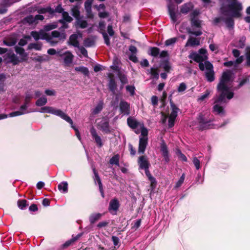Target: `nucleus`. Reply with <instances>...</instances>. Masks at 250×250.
Here are the masks:
<instances>
[{
    "mask_svg": "<svg viewBox=\"0 0 250 250\" xmlns=\"http://www.w3.org/2000/svg\"><path fill=\"white\" fill-rule=\"evenodd\" d=\"M233 80L232 74L230 71L223 73L217 87L219 95L214 98L213 111L215 114L220 116L225 114L224 108L221 104L226 103V99L230 100L233 97L234 93L232 89Z\"/></svg>",
    "mask_w": 250,
    "mask_h": 250,
    "instance_id": "obj_1",
    "label": "nucleus"
},
{
    "mask_svg": "<svg viewBox=\"0 0 250 250\" xmlns=\"http://www.w3.org/2000/svg\"><path fill=\"white\" fill-rule=\"evenodd\" d=\"M222 6L221 7V13L224 16L228 17L216 18L213 20L214 24H217L223 21L227 26L232 27L234 24L232 18H238L241 15L243 9L242 3L238 0H221Z\"/></svg>",
    "mask_w": 250,
    "mask_h": 250,
    "instance_id": "obj_2",
    "label": "nucleus"
},
{
    "mask_svg": "<svg viewBox=\"0 0 250 250\" xmlns=\"http://www.w3.org/2000/svg\"><path fill=\"white\" fill-rule=\"evenodd\" d=\"M127 124L130 127L133 129L136 134L141 133L142 135H148V130L144 126V124L138 122L135 119L129 117L127 119Z\"/></svg>",
    "mask_w": 250,
    "mask_h": 250,
    "instance_id": "obj_3",
    "label": "nucleus"
},
{
    "mask_svg": "<svg viewBox=\"0 0 250 250\" xmlns=\"http://www.w3.org/2000/svg\"><path fill=\"white\" fill-rule=\"evenodd\" d=\"M40 112L42 113H51L60 117L68 123H72V119L66 113L62 110L56 109L52 106H44L41 108Z\"/></svg>",
    "mask_w": 250,
    "mask_h": 250,
    "instance_id": "obj_4",
    "label": "nucleus"
},
{
    "mask_svg": "<svg viewBox=\"0 0 250 250\" xmlns=\"http://www.w3.org/2000/svg\"><path fill=\"white\" fill-rule=\"evenodd\" d=\"M31 35L36 41H38L40 39L45 40L52 46L56 45L59 42V41H51V38L49 36L48 34L46 33L43 30H41L38 32L32 31Z\"/></svg>",
    "mask_w": 250,
    "mask_h": 250,
    "instance_id": "obj_5",
    "label": "nucleus"
},
{
    "mask_svg": "<svg viewBox=\"0 0 250 250\" xmlns=\"http://www.w3.org/2000/svg\"><path fill=\"white\" fill-rule=\"evenodd\" d=\"M189 58L192 59L196 62H202L207 59V50L204 48L200 49L199 50V53L196 52L191 53L189 56Z\"/></svg>",
    "mask_w": 250,
    "mask_h": 250,
    "instance_id": "obj_6",
    "label": "nucleus"
},
{
    "mask_svg": "<svg viewBox=\"0 0 250 250\" xmlns=\"http://www.w3.org/2000/svg\"><path fill=\"white\" fill-rule=\"evenodd\" d=\"M58 54L62 58L64 66H70L72 64L74 59V56L70 51H66L61 53L60 51H58Z\"/></svg>",
    "mask_w": 250,
    "mask_h": 250,
    "instance_id": "obj_7",
    "label": "nucleus"
},
{
    "mask_svg": "<svg viewBox=\"0 0 250 250\" xmlns=\"http://www.w3.org/2000/svg\"><path fill=\"white\" fill-rule=\"evenodd\" d=\"M200 12L198 10H194L190 14V22L192 28H198V30H200L202 25V21L200 20L198 16Z\"/></svg>",
    "mask_w": 250,
    "mask_h": 250,
    "instance_id": "obj_8",
    "label": "nucleus"
},
{
    "mask_svg": "<svg viewBox=\"0 0 250 250\" xmlns=\"http://www.w3.org/2000/svg\"><path fill=\"white\" fill-rule=\"evenodd\" d=\"M171 112L168 115V126L171 127L174 125L175 120L177 116L179 108L172 102H170Z\"/></svg>",
    "mask_w": 250,
    "mask_h": 250,
    "instance_id": "obj_9",
    "label": "nucleus"
},
{
    "mask_svg": "<svg viewBox=\"0 0 250 250\" xmlns=\"http://www.w3.org/2000/svg\"><path fill=\"white\" fill-rule=\"evenodd\" d=\"M187 23H183L179 28V31L181 33H188L190 34L194 35L197 36H200L202 34L201 30H197L196 31L192 30L189 27L187 26Z\"/></svg>",
    "mask_w": 250,
    "mask_h": 250,
    "instance_id": "obj_10",
    "label": "nucleus"
},
{
    "mask_svg": "<svg viewBox=\"0 0 250 250\" xmlns=\"http://www.w3.org/2000/svg\"><path fill=\"white\" fill-rule=\"evenodd\" d=\"M147 135H142L139 137V144L138 153L143 154L144 153L147 144Z\"/></svg>",
    "mask_w": 250,
    "mask_h": 250,
    "instance_id": "obj_11",
    "label": "nucleus"
},
{
    "mask_svg": "<svg viewBox=\"0 0 250 250\" xmlns=\"http://www.w3.org/2000/svg\"><path fill=\"white\" fill-rule=\"evenodd\" d=\"M119 207V203L118 201L116 199H114L110 201L108 209L111 213L115 214L118 210Z\"/></svg>",
    "mask_w": 250,
    "mask_h": 250,
    "instance_id": "obj_12",
    "label": "nucleus"
},
{
    "mask_svg": "<svg viewBox=\"0 0 250 250\" xmlns=\"http://www.w3.org/2000/svg\"><path fill=\"white\" fill-rule=\"evenodd\" d=\"M200 69L202 71H205L206 72H208L213 70V65L209 62L206 61L203 62H200L199 64Z\"/></svg>",
    "mask_w": 250,
    "mask_h": 250,
    "instance_id": "obj_13",
    "label": "nucleus"
},
{
    "mask_svg": "<svg viewBox=\"0 0 250 250\" xmlns=\"http://www.w3.org/2000/svg\"><path fill=\"white\" fill-rule=\"evenodd\" d=\"M120 109L123 114L125 115L129 114V104L127 102L121 101L120 104Z\"/></svg>",
    "mask_w": 250,
    "mask_h": 250,
    "instance_id": "obj_14",
    "label": "nucleus"
},
{
    "mask_svg": "<svg viewBox=\"0 0 250 250\" xmlns=\"http://www.w3.org/2000/svg\"><path fill=\"white\" fill-rule=\"evenodd\" d=\"M200 41L198 38H195L194 37H190L187 43H186L185 46H196L200 45Z\"/></svg>",
    "mask_w": 250,
    "mask_h": 250,
    "instance_id": "obj_15",
    "label": "nucleus"
},
{
    "mask_svg": "<svg viewBox=\"0 0 250 250\" xmlns=\"http://www.w3.org/2000/svg\"><path fill=\"white\" fill-rule=\"evenodd\" d=\"M90 132L92 138L94 139L97 145L99 147H101L103 146L102 139L101 137L97 134L95 129L94 128H92L90 130Z\"/></svg>",
    "mask_w": 250,
    "mask_h": 250,
    "instance_id": "obj_16",
    "label": "nucleus"
},
{
    "mask_svg": "<svg viewBox=\"0 0 250 250\" xmlns=\"http://www.w3.org/2000/svg\"><path fill=\"white\" fill-rule=\"evenodd\" d=\"M161 151L163 157H164L165 161L166 162H168L169 160L168 150L167 146L164 141H162L161 145Z\"/></svg>",
    "mask_w": 250,
    "mask_h": 250,
    "instance_id": "obj_17",
    "label": "nucleus"
},
{
    "mask_svg": "<svg viewBox=\"0 0 250 250\" xmlns=\"http://www.w3.org/2000/svg\"><path fill=\"white\" fill-rule=\"evenodd\" d=\"M49 36L51 38V41H54L53 38H58L59 40H64L66 38V36L64 33H60L58 31H53Z\"/></svg>",
    "mask_w": 250,
    "mask_h": 250,
    "instance_id": "obj_18",
    "label": "nucleus"
},
{
    "mask_svg": "<svg viewBox=\"0 0 250 250\" xmlns=\"http://www.w3.org/2000/svg\"><path fill=\"white\" fill-rule=\"evenodd\" d=\"M138 163L141 168H148L149 164L146 157L144 156L140 157Z\"/></svg>",
    "mask_w": 250,
    "mask_h": 250,
    "instance_id": "obj_19",
    "label": "nucleus"
},
{
    "mask_svg": "<svg viewBox=\"0 0 250 250\" xmlns=\"http://www.w3.org/2000/svg\"><path fill=\"white\" fill-rule=\"evenodd\" d=\"M15 51L16 53L20 55L21 57V61H26L27 59V54L25 52L23 48L19 47H15Z\"/></svg>",
    "mask_w": 250,
    "mask_h": 250,
    "instance_id": "obj_20",
    "label": "nucleus"
},
{
    "mask_svg": "<svg viewBox=\"0 0 250 250\" xmlns=\"http://www.w3.org/2000/svg\"><path fill=\"white\" fill-rule=\"evenodd\" d=\"M6 56L7 58L9 60V62L13 64H17L19 62H21L13 52H8L6 54Z\"/></svg>",
    "mask_w": 250,
    "mask_h": 250,
    "instance_id": "obj_21",
    "label": "nucleus"
},
{
    "mask_svg": "<svg viewBox=\"0 0 250 250\" xmlns=\"http://www.w3.org/2000/svg\"><path fill=\"white\" fill-rule=\"evenodd\" d=\"M198 121L200 123V127L202 129L208 128L209 125L208 122L205 119L203 115H200L198 118Z\"/></svg>",
    "mask_w": 250,
    "mask_h": 250,
    "instance_id": "obj_22",
    "label": "nucleus"
},
{
    "mask_svg": "<svg viewBox=\"0 0 250 250\" xmlns=\"http://www.w3.org/2000/svg\"><path fill=\"white\" fill-rule=\"evenodd\" d=\"M82 37L81 34H73L69 38L70 43L74 46L77 47L79 46V42L78 41V37Z\"/></svg>",
    "mask_w": 250,
    "mask_h": 250,
    "instance_id": "obj_23",
    "label": "nucleus"
},
{
    "mask_svg": "<svg viewBox=\"0 0 250 250\" xmlns=\"http://www.w3.org/2000/svg\"><path fill=\"white\" fill-rule=\"evenodd\" d=\"M92 2V0H87L84 3V7L87 12V17L89 18H92L93 17V15L91 13V10Z\"/></svg>",
    "mask_w": 250,
    "mask_h": 250,
    "instance_id": "obj_24",
    "label": "nucleus"
},
{
    "mask_svg": "<svg viewBox=\"0 0 250 250\" xmlns=\"http://www.w3.org/2000/svg\"><path fill=\"white\" fill-rule=\"evenodd\" d=\"M193 8V5L191 3H187L181 7L180 12L182 14H186Z\"/></svg>",
    "mask_w": 250,
    "mask_h": 250,
    "instance_id": "obj_25",
    "label": "nucleus"
},
{
    "mask_svg": "<svg viewBox=\"0 0 250 250\" xmlns=\"http://www.w3.org/2000/svg\"><path fill=\"white\" fill-rule=\"evenodd\" d=\"M104 103L102 101H100L97 104L92 110V114L96 115L99 113L103 108Z\"/></svg>",
    "mask_w": 250,
    "mask_h": 250,
    "instance_id": "obj_26",
    "label": "nucleus"
},
{
    "mask_svg": "<svg viewBox=\"0 0 250 250\" xmlns=\"http://www.w3.org/2000/svg\"><path fill=\"white\" fill-rule=\"evenodd\" d=\"M108 77L110 78V81L108 84L109 88L111 91L114 93L117 87L116 83L115 80L112 78V76L111 74H108Z\"/></svg>",
    "mask_w": 250,
    "mask_h": 250,
    "instance_id": "obj_27",
    "label": "nucleus"
},
{
    "mask_svg": "<svg viewBox=\"0 0 250 250\" xmlns=\"http://www.w3.org/2000/svg\"><path fill=\"white\" fill-rule=\"evenodd\" d=\"M168 12L171 20L173 22H175L177 21L176 16L175 13V7L174 6L168 5Z\"/></svg>",
    "mask_w": 250,
    "mask_h": 250,
    "instance_id": "obj_28",
    "label": "nucleus"
},
{
    "mask_svg": "<svg viewBox=\"0 0 250 250\" xmlns=\"http://www.w3.org/2000/svg\"><path fill=\"white\" fill-rule=\"evenodd\" d=\"M93 171H94V173L95 177V180H96L97 181V182L99 184L100 191L101 193L102 197L104 198V191H103V188H102V184L101 180H100V177H99L97 173L96 172V171L94 169H93Z\"/></svg>",
    "mask_w": 250,
    "mask_h": 250,
    "instance_id": "obj_29",
    "label": "nucleus"
},
{
    "mask_svg": "<svg viewBox=\"0 0 250 250\" xmlns=\"http://www.w3.org/2000/svg\"><path fill=\"white\" fill-rule=\"evenodd\" d=\"M58 188L60 191L63 193H66L68 191V184L66 182L61 183L58 185Z\"/></svg>",
    "mask_w": 250,
    "mask_h": 250,
    "instance_id": "obj_30",
    "label": "nucleus"
},
{
    "mask_svg": "<svg viewBox=\"0 0 250 250\" xmlns=\"http://www.w3.org/2000/svg\"><path fill=\"white\" fill-rule=\"evenodd\" d=\"M102 216V214L99 213L92 214L89 216V221L91 223H94L97 220H99Z\"/></svg>",
    "mask_w": 250,
    "mask_h": 250,
    "instance_id": "obj_31",
    "label": "nucleus"
},
{
    "mask_svg": "<svg viewBox=\"0 0 250 250\" xmlns=\"http://www.w3.org/2000/svg\"><path fill=\"white\" fill-rule=\"evenodd\" d=\"M211 91L209 90H207L204 94L198 97L197 98V101L199 103H201L207 99L210 94Z\"/></svg>",
    "mask_w": 250,
    "mask_h": 250,
    "instance_id": "obj_32",
    "label": "nucleus"
},
{
    "mask_svg": "<svg viewBox=\"0 0 250 250\" xmlns=\"http://www.w3.org/2000/svg\"><path fill=\"white\" fill-rule=\"evenodd\" d=\"M76 25L77 27H79L81 28H85L87 27V23L86 21L83 20L80 18L77 20Z\"/></svg>",
    "mask_w": 250,
    "mask_h": 250,
    "instance_id": "obj_33",
    "label": "nucleus"
},
{
    "mask_svg": "<svg viewBox=\"0 0 250 250\" xmlns=\"http://www.w3.org/2000/svg\"><path fill=\"white\" fill-rule=\"evenodd\" d=\"M28 48L29 49H35L36 50H41L42 48V44L40 43H32L29 44Z\"/></svg>",
    "mask_w": 250,
    "mask_h": 250,
    "instance_id": "obj_34",
    "label": "nucleus"
},
{
    "mask_svg": "<svg viewBox=\"0 0 250 250\" xmlns=\"http://www.w3.org/2000/svg\"><path fill=\"white\" fill-rule=\"evenodd\" d=\"M47 100L45 97L43 96L39 98L36 103L37 106H41L45 105L47 103Z\"/></svg>",
    "mask_w": 250,
    "mask_h": 250,
    "instance_id": "obj_35",
    "label": "nucleus"
},
{
    "mask_svg": "<svg viewBox=\"0 0 250 250\" xmlns=\"http://www.w3.org/2000/svg\"><path fill=\"white\" fill-rule=\"evenodd\" d=\"M3 43L7 46H13L16 43V40L14 38L8 39L3 41Z\"/></svg>",
    "mask_w": 250,
    "mask_h": 250,
    "instance_id": "obj_36",
    "label": "nucleus"
},
{
    "mask_svg": "<svg viewBox=\"0 0 250 250\" xmlns=\"http://www.w3.org/2000/svg\"><path fill=\"white\" fill-rule=\"evenodd\" d=\"M110 164L118 166L119 165V155L117 154L112 157L110 160Z\"/></svg>",
    "mask_w": 250,
    "mask_h": 250,
    "instance_id": "obj_37",
    "label": "nucleus"
},
{
    "mask_svg": "<svg viewBox=\"0 0 250 250\" xmlns=\"http://www.w3.org/2000/svg\"><path fill=\"white\" fill-rule=\"evenodd\" d=\"M57 27V24L56 23H52L45 25L43 30L46 32V31H49Z\"/></svg>",
    "mask_w": 250,
    "mask_h": 250,
    "instance_id": "obj_38",
    "label": "nucleus"
},
{
    "mask_svg": "<svg viewBox=\"0 0 250 250\" xmlns=\"http://www.w3.org/2000/svg\"><path fill=\"white\" fill-rule=\"evenodd\" d=\"M246 41L245 37L241 38L238 41L236 42L235 46L239 48H243L245 46V43Z\"/></svg>",
    "mask_w": 250,
    "mask_h": 250,
    "instance_id": "obj_39",
    "label": "nucleus"
},
{
    "mask_svg": "<svg viewBox=\"0 0 250 250\" xmlns=\"http://www.w3.org/2000/svg\"><path fill=\"white\" fill-rule=\"evenodd\" d=\"M75 70L76 71L81 72L85 75H87L89 73L88 69L84 66H79L75 68Z\"/></svg>",
    "mask_w": 250,
    "mask_h": 250,
    "instance_id": "obj_40",
    "label": "nucleus"
},
{
    "mask_svg": "<svg viewBox=\"0 0 250 250\" xmlns=\"http://www.w3.org/2000/svg\"><path fill=\"white\" fill-rule=\"evenodd\" d=\"M176 154L178 159H179L180 160L184 162L187 161V158L186 156L184 154H183L179 149H176Z\"/></svg>",
    "mask_w": 250,
    "mask_h": 250,
    "instance_id": "obj_41",
    "label": "nucleus"
},
{
    "mask_svg": "<svg viewBox=\"0 0 250 250\" xmlns=\"http://www.w3.org/2000/svg\"><path fill=\"white\" fill-rule=\"evenodd\" d=\"M24 22H27L29 24L36 23L35 18L32 15H29L24 19Z\"/></svg>",
    "mask_w": 250,
    "mask_h": 250,
    "instance_id": "obj_42",
    "label": "nucleus"
},
{
    "mask_svg": "<svg viewBox=\"0 0 250 250\" xmlns=\"http://www.w3.org/2000/svg\"><path fill=\"white\" fill-rule=\"evenodd\" d=\"M206 76L208 81H213L214 80L213 70H211L210 72H206Z\"/></svg>",
    "mask_w": 250,
    "mask_h": 250,
    "instance_id": "obj_43",
    "label": "nucleus"
},
{
    "mask_svg": "<svg viewBox=\"0 0 250 250\" xmlns=\"http://www.w3.org/2000/svg\"><path fill=\"white\" fill-rule=\"evenodd\" d=\"M46 12H48L50 14H52L54 12V10L52 9L50 7L41 8L38 10V13L40 14H44Z\"/></svg>",
    "mask_w": 250,
    "mask_h": 250,
    "instance_id": "obj_44",
    "label": "nucleus"
},
{
    "mask_svg": "<svg viewBox=\"0 0 250 250\" xmlns=\"http://www.w3.org/2000/svg\"><path fill=\"white\" fill-rule=\"evenodd\" d=\"M63 20H60V22L63 23V21H65L67 22H71L72 21V18L68 15L66 12H63L62 13Z\"/></svg>",
    "mask_w": 250,
    "mask_h": 250,
    "instance_id": "obj_45",
    "label": "nucleus"
},
{
    "mask_svg": "<svg viewBox=\"0 0 250 250\" xmlns=\"http://www.w3.org/2000/svg\"><path fill=\"white\" fill-rule=\"evenodd\" d=\"M150 73L151 75L152 78L156 79H158L159 78V74L158 72V69L155 68H151L150 69Z\"/></svg>",
    "mask_w": 250,
    "mask_h": 250,
    "instance_id": "obj_46",
    "label": "nucleus"
},
{
    "mask_svg": "<svg viewBox=\"0 0 250 250\" xmlns=\"http://www.w3.org/2000/svg\"><path fill=\"white\" fill-rule=\"evenodd\" d=\"M149 50L150 51V54L152 56L156 57L159 54V49L157 47H151Z\"/></svg>",
    "mask_w": 250,
    "mask_h": 250,
    "instance_id": "obj_47",
    "label": "nucleus"
},
{
    "mask_svg": "<svg viewBox=\"0 0 250 250\" xmlns=\"http://www.w3.org/2000/svg\"><path fill=\"white\" fill-rule=\"evenodd\" d=\"M72 15L77 20L80 19V12L77 7H74L72 9Z\"/></svg>",
    "mask_w": 250,
    "mask_h": 250,
    "instance_id": "obj_48",
    "label": "nucleus"
},
{
    "mask_svg": "<svg viewBox=\"0 0 250 250\" xmlns=\"http://www.w3.org/2000/svg\"><path fill=\"white\" fill-rule=\"evenodd\" d=\"M25 114V111H17L13 112L10 113L9 114L8 116L10 117H13ZM7 117H8V115H7Z\"/></svg>",
    "mask_w": 250,
    "mask_h": 250,
    "instance_id": "obj_49",
    "label": "nucleus"
},
{
    "mask_svg": "<svg viewBox=\"0 0 250 250\" xmlns=\"http://www.w3.org/2000/svg\"><path fill=\"white\" fill-rule=\"evenodd\" d=\"M177 38H172L168 39L165 42V45L166 46H169L172 44H173L175 43V42L177 41Z\"/></svg>",
    "mask_w": 250,
    "mask_h": 250,
    "instance_id": "obj_50",
    "label": "nucleus"
},
{
    "mask_svg": "<svg viewBox=\"0 0 250 250\" xmlns=\"http://www.w3.org/2000/svg\"><path fill=\"white\" fill-rule=\"evenodd\" d=\"M101 127L104 131H108L109 129V124L107 122L104 121L101 123Z\"/></svg>",
    "mask_w": 250,
    "mask_h": 250,
    "instance_id": "obj_51",
    "label": "nucleus"
},
{
    "mask_svg": "<svg viewBox=\"0 0 250 250\" xmlns=\"http://www.w3.org/2000/svg\"><path fill=\"white\" fill-rule=\"evenodd\" d=\"M18 205L20 208L23 209L26 206V201L24 200L19 201Z\"/></svg>",
    "mask_w": 250,
    "mask_h": 250,
    "instance_id": "obj_52",
    "label": "nucleus"
},
{
    "mask_svg": "<svg viewBox=\"0 0 250 250\" xmlns=\"http://www.w3.org/2000/svg\"><path fill=\"white\" fill-rule=\"evenodd\" d=\"M185 179V174H183L182 175L180 178L179 180L178 181V182L176 183L175 185V188H177L180 187L182 184L183 183Z\"/></svg>",
    "mask_w": 250,
    "mask_h": 250,
    "instance_id": "obj_53",
    "label": "nucleus"
},
{
    "mask_svg": "<svg viewBox=\"0 0 250 250\" xmlns=\"http://www.w3.org/2000/svg\"><path fill=\"white\" fill-rule=\"evenodd\" d=\"M69 124L71 125V127L73 129H74L75 130V131H76V135L77 136V138H78V139L80 141H81V136H80V133L78 128H76L75 127V126L73 125V121L72 120V123H69Z\"/></svg>",
    "mask_w": 250,
    "mask_h": 250,
    "instance_id": "obj_54",
    "label": "nucleus"
},
{
    "mask_svg": "<svg viewBox=\"0 0 250 250\" xmlns=\"http://www.w3.org/2000/svg\"><path fill=\"white\" fill-rule=\"evenodd\" d=\"M193 163L197 169H199L200 168V162L197 157H193Z\"/></svg>",
    "mask_w": 250,
    "mask_h": 250,
    "instance_id": "obj_55",
    "label": "nucleus"
},
{
    "mask_svg": "<svg viewBox=\"0 0 250 250\" xmlns=\"http://www.w3.org/2000/svg\"><path fill=\"white\" fill-rule=\"evenodd\" d=\"M186 88H187V86H186V84L184 83H182L179 85L177 90L179 92H183L186 89Z\"/></svg>",
    "mask_w": 250,
    "mask_h": 250,
    "instance_id": "obj_56",
    "label": "nucleus"
},
{
    "mask_svg": "<svg viewBox=\"0 0 250 250\" xmlns=\"http://www.w3.org/2000/svg\"><path fill=\"white\" fill-rule=\"evenodd\" d=\"M246 63L248 66H250V47L247 48V52L246 53Z\"/></svg>",
    "mask_w": 250,
    "mask_h": 250,
    "instance_id": "obj_57",
    "label": "nucleus"
},
{
    "mask_svg": "<svg viewBox=\"0 0 250 250\" xmlns=\"http://www.w3.org/2000/svg\"><path fill=\"white\" fill-rule=\"evenodd\" d=\"M45 94L47 96H55L56 95V91L53 89H46L44 91Z\"/></svg>",
    "mask_w": 250,
    "mask_h": 250,
    "instance_id": "obj_58",
    "label": "nucleus"
},
{
    "mask_svg": "<svg viewBox=\"0 0 250 250\" xmlns=\"http://www.w3.org/2000/svg\"><path fill=\"white\" fill-rule=\"evenodd\" d=\"M148 179L150 181L151 188L152 189L155 188L156 186V181L155 178H154L153 176H151L149 178H148Z\"/></svg>",
    "mask_w": 250,
    "mask_h": 250,
    "instance_id": "obj_59",
    "label": "nucleus"
},
{
    "mask_svg": "<svg viewBox=\"0 0 250 250\" xmlns=\"http://www.w3.org/2000/svg\"><path fill=\"white\" fill-rule=\"evenodd\" d=\"M126 90L129 92L131 95L134 94L135 87L132 85H127L126 87Z\"/></svg>",
    "mask_w": 250,
    "mask_h": 250,
    "instance_id": "obj_60",
    "label": "nucleus"
},
{
    "mask_svg": "<svg viewBox=\"0 0 250 250\" xmlns=\"http://www.w3.org/2000/svg\"><path fill=\"white\" fill-rule=\"evenodd\" d=\"M102 33L103 34L105 43L107 45H110V41H109V39L107 34L105 32H102Z\"/></svg>",
    "mask_w": 250,
    "mask_h": 250,
    "instance_id": "obj_61",
    "label": "nucleus"
},
{
    "mask_svg": "<svg viewBox=\"0 0 250 250\" xmlns=\"http://www.w3.org/2000/svg\"><path fill=\"white\" fill-rule=\"evenodd\" d=\"M119 79L123 84H124L127 83V80L126 76L125 75L120 74L119 75Z\"/></svg>",
    "mask_w": 250,
    "mask_h": 250,
    "instance_id": "obj_62",
    "label": "nucleus"
},
{
    "mask_svg": "<svg viewBox=\"0 0 250 250\" xmlns=\"http://www.w3.org/2000/svg\"><path fill=\"white\" fill-rule=\"evenodd\" d=\"M151 101L152 104L153 105L155 106L158 104V99L157 96H153L151 98Z\"/></svg>",
    "mask_w": 250,
    "mask_h": 250,
    "instance_id": "obj_63",
    "label": "nucleus"
},
{
    "mask_svg": "<svg viewBox=\"0 0 250 250\" xmlns=\"http://www.w3.org/2000/svg\"><path fill=\"white\" fill-rule=\"evenodd\" d=\"M28 104L26 103L25 102L24 104L21 105L20 107V110L19 111H25V114L28 113V112L27 111V108L28 107Z\"/></svg>",
    "mask_w": 250,
    "mask_h": 250,
    "instance_id": "obj_64",
    "label": "nucleus"
}]
</instances>
